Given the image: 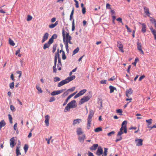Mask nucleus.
<instances>
[{"label":"nucleus","instance_id":"680f3d73","mask_svg":"<svg viewBox=\"0 0 156 156\" xmlns=\"http://www.w3.org/2000/svg\"><path fill=\"white\" fill-rule=\"evenodd\" d=\"M150 17L151 18V19L150 20L152 22V23H154L156 21V20L154 18L150 16Z\"/></svg>","mask_w":156,"mask_h":156},{"label":"nucleus","instance_id":"338daca9","mask_svg":"<svg viewBox=\"0 0 156 156\" xmlns=\"http://www.w3.org/2000/svg\"><path fill=\"white\" fill-rule=\"evenodd\" d=\"M123 131H121L119 130V131L118 132V134H117V136H120L122 134H123Z\"/></svg>","mask_w":156,"mask_h":156},{"label":"nucleus","instance_id":"aec40b11","mask_svg":"<svg viewBox=\"0 0 156 156\" xmlns=\"http://www.w3.org/2000/svg\"><path fill=\"white\" fill-rule=\"evenodd\" d=\"M142 28L141 30V31L143 33L146 32V25L144 23H143L142 24Z\"/></svg>","mask_w":156,"mask_h":156},{"label":"nucleus","instance_id":"412c9836","mask_svg":"<svg viewBox=\"0 0 156 156\" xmlns=\"http://www.w3.org/2000/svg\"><path fill=\"white\" fill-rule=\"evenodd\" d=\"M133 93V90L130 88L129 89L127 90L126 91V95L127 97H128L129 94H131Z\"/></svg>","mask_w":156,"mask_h":156},{"label":"nucleus","instance_id":"864d4df0","mask_svg":"<svg viewBox=\"0 0 156 156\" xmlns=\"http://www.w3.org/2000/svg\"><path fill=\"white\" fill-rule=\"evenodd\" d=\"M62 58L63 60H65L66 58V56L65 55L64 51L63 52V53L62 54Z\"/></svg>","mask_w":156,"mask_h":156},{"label":"nucleus","instance_id":"1a4fd4ad","mask_svg":"<svg viewBox=\"0 0 156 156\" xmlns=\"http://www.w3.org/2000/svg\"><path fill=\"white\" fill-rule=\"evenodd\" d=\"M10 147L12 148L15 146L16 144L15 143V139L14 137H13L10 139Z\"/></svg>","mask_w":156,"mask_h":156},{"label":"nucleus","instance_id":"b1692460","mask_svg":"<svg viewBox=\"0 0 156 156\" xmlns=\"http://www.w3.org/2000/svg\"><path fill=\"white\" fill-rule=\"evenodd\" d=\"M109 88L110 90V93H113L115 90H116V88L112 86H110L109 87Z\"/></svg>","mask_w":156,"mask_h":156},{"label":"nucleus","instance_id":"9b49d317","mask_svg":"<svg viewBox=\"0 0 156 156\" xmlns=\"http://www.w3.org/2000/svg\"><path fill=\"white\" fill-rule=\"evenodd\" d=\"M144 13L147 14L148 16L150 17V13L149 11V8L148 7L144 6Z\"/></svg>","mask_w":156,"mask_h":156},{"label":"nucleus","instance_id":"c9c22d12","mask_svg":"<svg viewBox=\"0 0 156 156\" xmlns=\"http://www.w3.org/2000/svg\"><path fill=\"white\" fill-rule=\"evenodd\" d=\"M108 148H104V152L103 155L104 156H107V155Z\"/></svg>","mask_w":156,"mask_h":156},{"label":"nucleus","instance_id":"f8f14e48","mask_svg":"<svg viewBox=\"0 0 156 156\" xmlns=\"http://www.w3.org/2000/svg\"><path fill=\"white\" fill-rule=\"evenodd\" d=\"M45 120L44 121L46 125L47 126H48L49 125V116L48 115H46L45 116Z\"/></svg>","mask_w":156,"mask_h":156},{"label":"nucleus","instance_id":"7ed1b4c3","mask_svg":"<svg viewBox=\"0 0 156 156\" xmlns=\"http://www.w3.org/2000/svg\"><path fill=\"white\" fill-rule=\"evenodd\" d=\"M62 35L63 38V42L65 45H66L67 44L68 46V43L70 44H73V43L71 41V40L68 41L67 40H66L65 30H64L63 29L62 30Z\"/></svg>","mask_w":156,"mask_h":156},{"label":"nucleus","instance_id":"e433bc0d","mask_svg":"<svg viewBox=\"0 0 156 156\" xmlns=\"http://www.w3.org/2000/svg\"><path fill=\"white\" fill-rule=\"evenodd\" d=\"M36 88L38 90V93H42V91L41 90V89L39 86H36Z\"/></svg>","mask_w":156,"mask_h":156},{"label":"nucleus","instance_id":"3c124183","mask_svg":"<svg viewBox=\"0 0 156 156\" xmlns=\"http://www.w3.org/2000/svg\"><path fill=\"white\" fill-rule=\"evenodd\" d=\"M32 19V17L30 15H28L27 16V21H29L31 20Z\"/></svg>","mask_w":156,"mask_h":156},{"label":"nucleus","instance_id":"c03bdc74","mask_svg":"<svg viewBox=\"0 0 156 156\" xmlns=\"http://www.w3.org/2000/svg\"><path fill=\"white\" fill-rule=\"evenodd\" d=\"M116 112L117 113H119V115H122V111L121 109H118L116 110Z\"/></svg>","mask_w":156,"mask_h":156},{"label":"nucleus","instance_id":"bb28decb","mask_svg":"<svg viewBox=\"0 0 156 156\" xmlns=\"http://www.w3.org/2000/svg\"><path fill=\"white\" fill-rule=\"evenodd\" d=\"M71 98V97L69 95L67 98H66V100L64 102L63 104V106H65V105H66L67 103L68 102V100Z\"/></svg>","mask_w":156,"mask_h":156},{"label":"nucleus","instance_id":"f3484780","mask_svg":"<svg viewBox=\"0 0 156 156\" xmlns=\"http://www.w3.org/2000/svg\"><path fill=\"white\" fill-rule=\"evenodd\" d=\"M127 123V121L126 120H125L122 122V124L121 127L120 129V130L121 131H123V129H124V126L125 125H126Z\"/></svg>","mask_w":156,"mask_h":156},{"label":"nucleus","instance_id":"f704fd0d","mask_svg":"<svg viewBox=\"0 0 156 156\" xmlns=\"http://www.w3.org/2000/svg\"><path fill=\"white\" fill-rule=\"evenodd\" d=\"M9 44L10 45H11L12 46H14L15 44L14 42L10 38L9 39Z\"/></svg>","mask_w":156,"mask_h":156},{"label":"nucleus","instance_id":"20e7f679","mask_svg":"<svg viewBox=\"0 0 156 156\" xmlns=\"http://www.w3.org/2000/svg\"><path fill=\"white\" fill-rule=\"evenodd\" d=\"M90 98V97L89 96H84L83 98H81L79 102V104L81 105L84 102H86L89 100Z\"/></svg>","mask_w":156,"mask_h":156},{"label":"nucleus","instance_id":"4be33fe9","mask_svg":"<svg viewBox=\"0 0 156 156\" xmlns=\"http://www.w3.org/2000/svg\"><path fill=\"white\" fill-rule=\"evenodd\" d=\"M98 146V144H94L90 148V149L91 150H95L97 149Z\"/></svg>","mask_w":156,"mask_h":156},{"label":"nucleus","instance_id":"393cba45","mask_svg":"<svg viewBox=\"0 0 156 156\" xmlns=\"http://www.w3.org/2000/svg\"><path fill=\"white\" fill-rule=\"evenodd\" d=\"M58 50L59 49H58V52L57 53V57H58V64H60V63H62L61 62V58L60 56V55L58 53Z\"/></svg>","mask_w":156,"mask_h":156},{"label":"nucleus","instance_id":"5fc2aeb1","mask_svg":"<svg viewBox=\"0 0 156 156\" xmlns=\"http://www.w3.org/2000/svg\"><path fill=\"white\" fill-rule=\"evenodd\" d=\"M53 39H54L51 37L49 39L48 43H49L50 44H51L53 42Z\"/></svg>","mask_w":156,"mask_h":156},{"label":"nucleus","instance_id":"2eb2a0df","mask_svg":"<svg viewBox=\"0 0 156 156\" xmlns=\"http://www.w3.org/2000/svg\"><path fill=\"white\" fill-rule=\"evenodd\" d=\"M150 30L153 34L154 36V39L155 40H156V31L154 30L152 27H151L150 28Z\"/></svg>","mask_w":156,"mask_h":156},{"label":"nucleus","instance_id":"72a5a7b5","mask_svg":"<svg viewBox=\"0 0 156 156\" xmlns=\"http://www.w3.org/2000/svg\"><path fill=\"white\" fill-rule=\"evenodd\" d=\"M60 80V79L58 77H55L54 78L53 81L54 82L59 81Z\"/></svg>","mask_w":156,"mask_h":156},{"label":"nucleus","instance_id":"13d9d810","mask_svg":"<svg viewBox=\"0 0 156 156\" xmlns=\"http://www.w3.org/2000/svg\"><path fill=\"white\" fill-rule=\"evenodd\" d=\"M107 80H102L100 81L101 83L102 84H105L106 83Z\"/></svg>","mask_w":156,"mask_h":156},{"label":"nucleus","instance_id":"052dcab7","mask_svg":"<svg viewBox=\"0 0 156 156\" xmlns=\"http://www.w3.org/2000/svg\"><path fill=\"white\" fill-rule=\"evenodd\" d=\"M116 20L117 21L120 22L121 23L122 25H123V23L122 21V19L120 17H119L116 19Z\"/></svg>","mask_w":156,"mask_h":156},{"label":"nucleus","instance_id":"473e14b6","mask_svg":"<svg viewBox=\"0 0 156 156\" xmlns=\"http://www.w3.org/2000/svg\"><path fill=\"white\" fill-rule=\"evenodd\" d=\"M94 130L95 132H98L102 131V129L101 127H98L95 129Z\"/></svg>","mask_w":156,"mask_h":156},{"label":"nucleus","instance_id":"69168bd1","mask_svg":"<svg viewBox=\"0 0 156 156\" xmlns=\"http://www.w3.org/2000/svg\"><path fill=\"white\" fill-rule=\"evenodd\" d=\"M145 77V76L144 75L141 76L139 77V81H141L143 79H144Z\"/></svg>","mask_w":156,"mask_h":156},{"label":"nucleus","instance_id":"49530a36","mask_svg":"<svg viewBox=\"0 0 156 156\" xmlns=\"http://www.w3.org/2000/svg\"><path fill=\"white\" fill-rule=\"evenodd\" d=\"M8 117H9V120L11 124L12 123V118L11 115L9 114L8 115Z\"/></svg>","mask_w":156,"mask_h":156},{"label":"nucleus","instance_id":"39448f33","mask_svg":"<svg viewBox=\"0 0 156 156\" xmlns=\"http://www.w3.org/2000/svg\"><path fill=\"white\" fill-rule=\"evenodd\" d=\"M143 140L141 139H137L136 138L135 140L136 146H141L143 145Z\"/></svg>","mask_w":156,"mask_h":156},{"label":"nucleus","instance_id":"dca6fc26","mask_svg":"<svg viewBox=\"0 0 156 156\" xmlns=\"http://www.w3.org/2000/svg\"><path fill=\"white\" fill-rule=\"evenodd\" d=\"M76 133L77 135L79 136L81 134H82L83 132L82 130V129L81 128H78L76 129Z\"/></svg>","mask_w":156,"mask_h":156},{"label":"nucleus","instance_id":"f257e3e1","mask_svg":"<svg viewBox=\"0 0 156 156\" xmlns=\"http://www.w3.org/2000/svg\"><path fill=\"white\" fill-rule=\"evenodd\" d=\"M77 106L76 104V101L75 100H73L69 102L66 106L64 109V112H66L70 110V108H74Z\"/></svg>","mask_w":156,"mask_h":156},{"label":"nucleus","instance_id":"603ef678","mask_svg":"<svg viewBox=\"0 0 156 156\" xmlns=\"http://www.w3.org/2000/svg\"><path fill=\"white\" fill-rule=\"evenodd\" d=\"M55 98L54 97H51L49 100V101L50 102H53L55 100Z\"/></svg>","mask_w":156,"mask_h":156},{"label":"nucleus","instance_id":"a211bd4d","mask_svg":"<svg viewBox=\"0 0 156 156\" xmlns=\"http://www.w3.org/2000/svg\"><path fill=\"white\" fill-rule=\"evenodd\" d=\"M117 46L119 47L120 51H121L122 52H124V51L123 50V45L121 42L119 43V42H118Z\"/></svg>","mask_w":156,"mask_h":156},{"label":"nucleus","instance_id":"bf43d9fd","mask_svg":"<svg viewBox=\"0 0 156 156\" xmlns=\"http://www.w3.org/2000/svg\"><path fill=\"white\" fill-rule=\"evenodd\" d=\"M66 90V88H65L62 89H61L59 90H58V92L59 94H61L62 93L63 91H65Z\"/></svg>","mask_w":156,"mask_h":156},{"label":"nucleus","instance_id":"2f4dec72","mask_svg":"<svg viewBox=\"0 0 156 156\" xmlns=\"http://www.w3.org/2000/svg\"><path fill=\"white\" fill-rule=\"evenodd\" d=\"M56 64L54 63V65L53 66V72L55 73H57V69L56 68Z\"/></svg>","mask_w":156,"mask_h":156},{"label":"nucleus","instance_id":"c85d7f7f","mask_svg":"<svg viewBox=\"0 0 156 156\" xmlns=\"http://www.w3.org/2000/svg\"><path fill=\"white\" fill-rule=\"evenodd\" d=\"M16 154L17 156H18L19 155H21V154L20 152V150L19 149V147H17L16 149Z\"/></svg>","mask_w":156,"mask_h":156},{"label":"nucleus","instance_id":"cd10ccee","mask_svg":"<svg viewBox=\"0 0 156 156\" xmlns=\"http://www.w3.org/2000/svg\"><path fill=\"white\" fill-rule=\"evenodd\" d=\"M69 93V92L68 91V90H67L62 94V98H65L66 96H67Z\"/></svg>","mask_w":156,"mask_h":156},{"label":"nucleus","instance_id":"ddd939ff","mask_svg":"<svg viewBox=\"0 0 156 156\" xmlns=\"http://www.w3.org/2000/svg\"><path fill=\"white\" fill-rule=\"evenodd\" d=\"M82 121V120L81 119H74L73 123V125L75 126V125L77 124H79Z\"/></svg>","mask_w":156,"mask_h":156},{"label":"nucleus","instance_id":"a19ab883","mask_svg":"<svg viewBox=\"0 0 156 156\" xmlns=\"http://www.w3.org/2000/svg\"><path fill=\"white\" fill-rule=\"evenodd\" d=\"M28 148V145L27 144H25L23 147L24 150L25 151V152L26 153L27 151Z\"/></svg>","mask_w":156,"mask_h":156},{"label":"nucleus","instance_id":"e2e57ef3","mask_svg":"<svg viewBox=\"0 0 156 156\" xmlns=\"http://www.w3.org/2000/svg\"><path fill=\"white\" fill-rule=\"evenodd\" d=\"M127 126L126 125H125L124 126V132L125 133H127Z\"/></svg>","mask_w":156,"mask_h":156},{"label":"nucleus","instance_id":"6e6d98bb","mask_svg":"<svg viewBox=\"0 0 156 156\" xmlns=\"http://www.w3.org/2000/svg\"><path fill=\"white\" fill-rule=\"evenodd\" d=\"M57 53L55 54V59H54V63H57V60L58 57H57Z\"/></svg>","mask_w":156,"mask_h":156},{"label":"nucleus","instance_id":"774afa93","mask_svg":"<svg viewBox=\"0 0 156 156\" xmlns=\"http://www.w3.org/2000/svg\"><path fill=\"white\" fill-rule=\"evenodd\" d=\"M57 35L55 34H54L52 35V37H51V38H52L53 39H56L57 38Z\"/></svg>","mask_w":156,"mask_h":156},{"label":"nucleus","instance_id":"0e129e2a","mask_svg":"<svg viewBox=\"0 0 156 156\" xmlns=\"http://www.w3.org/2000/svg\"><path fill=\"white\" fill-rule=\"evenodd\" d=\"M122 137L121 136H120L119 138L116 139L115 141L116 142H117L121 140H122Z\"/></svg>","mask_w":156,"mask_h":156},{"label":"nucleus","instance_id":"7c9ffc66","mask_svg":"<svg viewBox=\"0 0 156 156\" xmlns=\"http://www.w3.org/2000/svg\"><path fill=\"white\" fill-rule=\"evenodd\" d=\"M50 44L48 42L45 43L44 45L43 49H45L46 48H48L50 46Z\"/></svg>","mask_w":156,"mask_h":156},{"label":"nucleus","instance_id":"6e6552de","mask_svg":"<svg viewBox=\"0 0 156 156\" xmlns=\"http://www.w3.org/2000/svg\"><path fill=\"white\" fill-rule=\"evenodd\" d=\"M76 78V76L75 75H72L71 76H69L67 78L65 79L67 83H68L69 82L72 81L74 79Z\"/></svg>","mask_w":156,"mask_h":156},{"label":"nucleus","instance_id":"9d476101","mask_svg":"<svg viewBox=\"0 0 156 156\" xmlns=\"http://www.w3.org/2000/svg\"><path fill=\"white\" fill-rule=\"evenodd\" d=\"M49 36V34L48 33H45L43 37V38L42 40V42L43 43L44 42L48 39Z\"/></svg>","mask_w":156,"mask_h":156},{"label":"nucleus","instance_id":"f03ea898","mask_svg":"<svg viewBox=\"0 0 156 156\" xmlns=\"http://www.w3.org/2000/svg\"><path fill=\"white\" fill-rule=\"evenodd\" d=\"M94 113V111L91 109H90L89 111V115L87 119L88 122L87 124V129H89L90 127L92 118L93 116Z\"/></svg>","mask_w":156,"mask_h":156},{"label":"nucleus","instance_id":"8fccbe9b","mask_svg":"<svg viewBox=\"0 0 156 156\" xmlns=\"http://www.w3.org/2000/svg\"><path fill=\"white\" fill-rule=\"evenodd\" d=\"M152 120V119H149L146 120V121L147 123H148V125H150L152 123V122H151Z\"/></svg>","mask_w":156,"mask_h":156},{"label":"nucleus","instance_id":"6ab92c4d","mask_svg":"<svg viewBox=\"0 0 156 156\" xmlns=\"http://www.w3.org/2000/svg\"><path fill=\"white\" fill-rule=\"evenodd\" d=\"M67 83L66 81L65 80L61 81L58 84L57 86L58 87H59Z\"/></svg>","mask_w":156,"mask_h":156},{"label":"nucleus","instance_id":"4468645a","mask_svg":"<svg viewBox=\"0 0 156 156\" xmlns=\"http://www.w3.org/2000/svg\"><path fill=\"white\" fill-rule=\"evenodd\" d=\"M85 138V134H83L81 136H79L78 139L80 142L83 143L84 141Z\"/></svg>","mask_w":156,"mask_h":156},{"label":"nucleus","instance_id":"4c0bfd02","mask_svg":"<svg viewBox=\"0 0 156 156\" xmlns=\"http://www.w3.org/2000/svg\"><path fill=\"white\" fill-rule=\"evenodd\" d=\"M79 48L78 47H77L73 51L72 55L73 56L75 54L77 53L79 51Z\"/></svg>","mask_w":156,"mask_h":156},{"label":"nucleus","instance_id":"0eeeda50","mask_svg":"<svg viewBox=\"0 0 156 156\" xmlns=\"http://www.w3.org/2000/svg\"><path fill=\"white\" fill-rule=\"evenodd\" d=\"M137 49L139 51H141V53L142 54H144V52L142 50V46L141 43L139 42H137Z\"/></svg>","mask_w":156,"mask_h":156},{"label":"nucleus","instance_id":"58836bf2","mask_svg":"<svg viewBox=\"0 0 156 156\" xmlns=\"http://www.w3.org/2000/svg\"><path fill=\"white\" fill-rule=\"evenodd\" d=\"M75 28V23H74V20L73 19V20L72 23V30L73 31Z\"/></svg>","mask_w":156,"mask_h":156},{"label":"nucleus","instance_id":"5701e85b","mask_svg":"<svg viewBox=\"0 0 156 156\" xmlns=\"http://www.w3.org/2000/svg\"><path fill=\"white\" fill-rule=\"evenodd\" d=\"M6 124L4 120H2L0 122V129H1L2 127H3L5 126Z\"/></svg>","mask_w":156,"mask_h":156},{"label":"nucleus","instance_id":"79ce46f5","mask_svg":"<svg viewBox=\"0 0 156 156\" xmlns=\"http://www.w3.org/2000/svg\"><path fill=\"white\" fill-rule=\"evenodd\" d=\"M9 87L11 89H13L14 87V82H12L10 83L9 84Z\"/></svg>","mask_w":156,"mask_h":156},{"label":"nucleus","instance_id":"37998d69","mask_svg":"<svg viewBox=\"0 0 156 156\" xmlns=\"http://www.w3.org/2000/svg\"><path fill=\"white\" fill-rule=\"evenodd\" d=\"M115 132L114 131H112L107 134V135L109 136H112V135H114L115 133Z\"/></svg>","mask_w":156,"mask_h":156},{"label":"nucleus","instance_id":"c756f323","mask_svg":"<svg viewBox=\"0 0 156 156\" xmlns=\"http://www.w3.org/2000/svg\"><path fill=\"white\" fill-rule=\"evenodd\" d=\"M59 94L58 92V90L54 91L52 92L51 93V95L52 96L56 95Z\"/></svg>","mask_w":156,"mask_h":156},{"label":"nucleus","instance_id":"09e8293b","mask_svg":"<svg viewBox=\"0 0 156 156\" xmlns=\"http://www.w3.org/2000/svg\"><path fill=\"white\" fill-rule=\"evenodd\" d=\"M75 89V87H72L71 88L68 89V91H69V92H72Z\"/></svg>","mask_w":156,"mask_h":156},{"label":"nucleus","instance_id":"4d7b16f0","mask_svg":"<svg viewBox=\"0 0 156 156\" xmlns=\"http://www.w3.org/2000/svg\"><path fill=\"white\" fill-rule=\"evenodd\" d=\"M10 108L11 110H12V111L14 112L15 111V107L13 105H11Z\"/></svg>","mask_w":156,"mask_h":156},{"label":"nucleus","instance_id":"423d86ee","mask_svg":"<svg viewBox=\"0 0 156 156\" xmlns=\"http://www.w3.org/2000/svg\"><path fill=\"white\" fill-rule=\"evenodd\" d=\"M103 153L102 148L101 147H99L96 152V154L98 156H100Z\"/></svg>","mask_w":156,"mask_h":156},{"label":"nucleus","instance_id":"a18cd8bd","mask_svg":"<svg viewBox=\"0 0 156 156\" xmlns=\"http://www.w3.org/2000/svg\"><path fill=\"white\" fill-rule=\"evenodd\" d=\"M138 61V58L137 57L136 58H135L134 62L133 63V64L135 66H136V64Z\"/></svg>","mask_w":156,"mask_h":156},{"label":"nucleus","instance_id":"de8ad7c7","mask_svg":"<svg viewBox=\"0 0 156 156\" xmlns=\"http://www.w3.org/2000/svg\"><path fill=\"white\" fill-rule=\"evenodd\" d=\"M57 46V45L56 44H55L53 46V50H52L53 53L55 51H56Z\"/></svg>","mask_w":156,"mask_h":156},{"label":"nucleus","instance_id":"a878e982","mask_svg":"<svg viewBox=\"0 0 156 156\" xmlns=\"http://www.w3.org/2000/svg\"><path fill=\"white\" fill-rule=\"evenodd\" d=\"M87 91V90L85 89H83L81 90H80L79 93L78 94H79L80 95V96L81 95L83 94Z\"/></svg>","mask_w":156,"mask_h":156},{"label":"nucleus","instance_id":"ea45409f","mask_svg":"<svg viewBox=\"0 0 156 156\" xmlns=\"http://www.w3.org/2000/svg\"><path fill=\"white\" fill-rule=\"evenodd\" d=\"M57 67L58 70H61L62 67V63L58 64L57 65Z\"/></svg>","mask_w":156,"mask_h":156}]
</instances>
